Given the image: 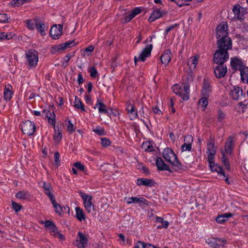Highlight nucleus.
<instances>
[{
  "label": "nucleus",
  "mask_w": 248,
  "mask_h": 248,
  "mask_svg": "<svg viewBox=\"0 0 248 248\" xmlns=\"http://www.w3.org/2000/svg\"><path fill=\"white\" fill-rule=\"evenodd\" d=\"M207 145V151L212 152V151H216L215 147V143L213 140H211L210 141H208Z\"/></svg>",
  "instance_id": "52"
},
{
  "label": "nucleus",
  "mask_w": 248,
  "mask_h": 248,
  "mask_svg": "<svg viewBox=\"0 0 248 248\" xmlns=\"http://www.w3.org/2000/svg\"><path fill=\"white\" fill-rule=\"evenodd\" d=\"M217 241L219 242H226V241L225 239L210 238L206 240V242L213 248H219L220 245L217 243Z\"/></svg>",
  "instance_id": "25"
},
{
  "label": "nucleus",
  "mask_w": 248,
  "mask_h": 248,
  "mask_svg": "<svg viewBox=\"0 0 248 248\" xmlns=\"http://www.w3.org/2000/svg\"><path fill=\"white\" fill-rule=\"evenodd\" d=\"M155 222L160 223L162 224L161 225L158 226L157 227V229H161L162 228L167 229V228H168V227L169 226V222L166 220L164 221V218L161 217L156 216Z\"/></svg>",
  "instance_id": "34"
},
{
  "label": "nucleus",
  "mask_w": 248,
  "mask_h": 248,
  "mask_svg": "<svg viewBox=\"0 0 248 248\" xmlns=\"http://www.w3.org/2000/svg\"><path fill=\"white\" fill-rule=\"evenodd\" d=\"M217 119L219 122H222L225 117V113L221 110L219 109L217 111Z\"/></svg>",
  "instance_id": "61"
},
{
  "label": "nucleus",
  "mask_w": 248,
  "mask_h": 248,
  "mask_svg": "<svg viewBox=\"0 0 248 248\" xmlns=\"http://www.w3.org/2000/svg\"><path fill=\"white\" fill-rule=\"evenodd\" d=\"M141 149L146 152H151L154 151V147L150 141H146L141 145Z\"/></svg>",
  "instance_id": "32"
},
{
  "label": "nucleus",
  "mask_w": 248,
  "mask_h": 248,
  "mask_svg": "<svg viewBox=\"0 0 248 248\" xmlns=\"http://www.w3.org/2000/svg\"><path fill=\"white\" fill-rule=\"evenodd\" d=\"M163 157L167 162L170 163L172 165V169L174 171L179 173L182 172V171L184 170L183 165L179 161L177 155L171 149L166 148L164 149Z\"/></svg>",
  "instance_id": "1"
},
{
  "label": "nucleus",
  "mask_w": 248,
  "mask_h": 248,
  "mask_svg": "<svg viewBox=\"0 0 248 248\" xmlns=\"http://www.w3.org/2000/svg\"><path fill=\"white\" fill-rule=\"evenodd\" d=\"M12 89V87L10 85L8 84L5 86L3 93L4 98L5 100H10L12 98L13 94Z\"/></svg>",
  "instance_id": "29"
},
{
  "label": "nucleus",
  "mask_w": 248,
  "mask_h": 248,
  "mask_svg": "<svg viewBox=\"0 0 248 248\" xmlns=\"http://www.w3.org/2000/svg\"><path fill=\"white\" fill-rule=\"evenodd\" d=\"M241 8V6L239 4H237L234 6L232 9V11L238 19H243L242 16L243 15L241 14L240 12Z\"/></svg>",
  "instance_id": "40"
},
{
  "label": "nucleus",
  "mask_w": 248,
  "mask_h": 248,
  "mask_svg": "<svg viewBox=\"0 0 248 248\" xmlns=\"http://www.w3.org/2000/svg\"><path fill=\"white\" fill-rule=\"evenodd\" d=\"M214 69L215 77L217 78H224L227 73V67L225 64H217Z\"/></svg>",
  "instance_id": "12"
},
{
  "label": "nucleus",
  "mask_w": 248,
  "mask_h": 248,
  "mask_svg": "<svg viewBox=\"0 0 248 248\" xmlns=\"http://www.w3.org/2000/svg\"><path fill=\"white\" fill-rule=\"evenodd\" d=\"M101 144L104 147L109 146L111 144L110 140L106 138H103L101 139Z\"/></svg>",
  "instance_id": "55"
},
{
  "label": "nucleus",
  "mask_w": 248,
  "mask_h": 248,
  "mask_svg": "<svg viewBox=\"0 0 248 248\" xmlns=\"http://www.w3.org/2000/svg\"><path fill=\"white\" fill-rule=\"evenodd\" d=\"M142 10L140 7H136L130 12L125 13V22H130L137 15L141 13Z\"/></svg>",
  "instance_id": "22"
},
{
  "label": "nucleus",
  "mask_w": 248,
  "mask_h": 248,
  "mask_svg": "<svg viewBox=\"0 0 248 248\" xmlns=\"http://www.w3.org/2000/svg\"><path fill=\"white\" fill-rule=\"evenodd\" d=\"M54 208L55 209V212L61 215L63 213L62 207L58 203H57L55 199L51 201Z\"/></svg>",
  "instance_id": "39"
},
{
  "label": "nucleus",
  "mask_w": 248,
  "mask_h": 248,
  "mask_svg": "<svg viewBox=\"0 0 248 248\" xmlns=\"http://www.w3.org/2000/svg\"><path fill=\"white\" fill-rule=\"evenodd\" d=\"M42 114L46 117L48 119V122L50 124H52L54 126L55 125V114L53 112L51 113L49 110L46 109H43L42 111Z\"/></svg>",
  "instance_id": "23"
},
{
  "label": "nucleus",
  "mask_w": 248,
  "mask_h": 248,
  "mask_svg": "<svg viewBox=\"0 0 248 248\" xmlns=\"http://www.w3.org/2000/svg\"><path fill=\"white\" fill-rule=\"evenodd\" d=\"M26 59L30 67H34L38 62V52L35 49H30L26 54Z\"/></svg>",
  "instance_id": "5"
},
{
  "label": "nucleus",
  "mask_w": 248,
  "mask_h": 248,
  "mask_svg": "<svg viewBox=\"0 0 248 248\" xmlns=\"http://www.w3.org/2000/svg\"><path fill=\"white\" fill-rule=\"evenodd\" d=\"M30 197L29 192L27 191H20L16 194V197L20 200H25Z\"/></svg>",
  "instance_id": "37"
},
{
  "label": "nucleus",
  "mask_w": 248,
  "mask_h": 248,
  "mask_svg": "<svg viewBox=\"0 0 248 248\" xmlns=\"http://www.w3.org/2000/svg\"><path fill=\"white\" fill-rule=\"evenodd\" d=\"M96 107L98 108L100 113H103L105 114H107L108 113V111L106 109V105L103 103L99 99H97V103L94 107V108H95Z\"/></svg>",
  "instance_id": "31"
},
{
  "label": "nucleus",
  "mask_w": 248,
  "mask_h": 248,
  "mask_svg": "<svg viewBox=\"0 0 248 248\" xmlns=\"http://www.w3.org/2000/svg\"><path fill=\"white\" fill-rule=\"evenodd\" d=\"M94 48V47L93 46H89L88 47L85 49L83 56H89L91 53L93 51Z\"/></svg>",
  "instance_id": "53"
},
{
  "label": "nucleus",
  "mask_w": 248,
  "mask_h": 248,
  "mask_svg": "<svg viewBox=\"0 0 248 248\" xmlns=\"http://www.w3.org/2000/svg\"><path fill=\"white\" fill-rule=\"evenodd\" d=\"M212 81L208 78H204L202 89L201 91L202 95L209 96L210 93L212 92Z\"/></svg>",
  "instance_id": "15"
},
{
  "label": "nucleus",
  "mask_w": 248,
  "mask_h": 248,
  "mask_svg": "<svg viewBox=\"0 0 248 248\" xmlns=\"http://www.w3.org/2000/svg\"><path fill=\"white\" fill-rule=\"evenodd\" d=\"M74 107L80 109L82 111H85L84 106L82 104L81 100L77 96L75 97L74 101Z\"/></svg>",
  "instance_id": "41"
},
{
  "label": "nucleus",
  "mask_w": 248,
  "mask_h": 248,
  "mask_svg": "<svg viewBox=\"0 0 248 248\" xmlns=\"http://www.w3.org/2000/svg\"><path fill=\"white\" fill-rule=\"evenodd\" d=\"M206 153L208 156V161L210 164H213L214 162V157L216 153V151H212V152L207 151Z\"/></svg>",
  "instance_id": "46"
},
{
  "label": "nucleus",
  "mask_w": 248,
  "mask_h": 248,
  "mask_svg": "<svg viewBox=\"0 0 248 248\" xmlns=\"http://www.w3.org/2000/svg\"><path fill=\"white\" fill-rule=\"evenodd\" d=\"M179 26V24H175L174 25H172L169 27H168L165 31V35H167L168 34L169 32L172 31L174 28H177Z\"/></svg>",
  "instance_id": "62"
},
{
  "label": "nucleus",
  "mask_w": 248,
  "mask_h": 248,
  "mask_svg": "<svg viewBox=\"0 0 248 248\" xmlns=\"http://www.w3.org/2000/svg\"><path fill=\"white\" fill-rule=\"evenodd\" d=\"M36 129V127L33 123L27 120L21 124V130L24 134L31 136L33 134Z\"/></svg>",
  "instance_id": "10"
},
{
  "label": "nucleus",
  "mask_w": 248,
  "mask_h": 248,
  "mask_svg": "<svg viewBox=\"0 0 248 248\" xmlns=\"http://www.w3.org/2000/svg\"><path fill=\"white\" fill-rule=\"evenodd\" d=\"M77 218L80 221L85 220V214L83 210L79 207H77L75 209Z\"/></svg>",
  "instance_id": "35"
},
{
  "label": "nucleus",
  "mask_w": 248,
  "mask_h": 248,
  "mask_svg": "<svg viewBox=\"0 0 248 248\" xmlns=\"http://www.w3.org/2000/svg\"><path fill=\"white\" fill-rule=\"evenodd\" d=\"M192 148L191 144L184 142V143L181 146L182 151H190Z\"/></svg>",
  "instance_id": "58"
},
{
  "label": "nucleus",
  "mask_w": 248,
  "mask_h": 248,
  "mask_svg": "<svg viewBox=\"0 0 248 248\" xmlns=\"http://www.w3.org/2000/svg\"><path fill=\"white\" fill-rule=\"evenodd\" d=\"M26 22L28 29L30 30H33L36 28L38 20L36 19H34L33 20H28Z\"/></svg>",
  "instance_id": "42"
},
{
  "label": "nucleus",
  "mask_w": 248,
  "mask_h": 248,
  "mask_svg": "<svg viewBox=\"0 0 248 248\" xmlns=\"http://www.w3.org/2000/svg\"><path fill=\"white\" fill-rule=\"evenodd\" d=\"M134 203H142L144 204L148 205V201L142 197H132L128 199L127 201V204H130Z\"/></svg>",
  "instance_id": "26"
},
{
  "label": "nucleus",
  "mask_w": 248,
  "mask_h": 248,
  "mask_svg": "<svg viewBox=\"0 0 248 248\" xmlns=\"http://www.w3.org/2000/svg\"><path fill=\"white\" fill-rule=\"evenodd\" d=\"M153 49V45L150 44L148 46H147L142 51L140 54L137 58L136 56L134 57V61L135 63H137V62L139 61H140L141 62H144L147 57H148L151 55V51Z\"/></svg>",
  "instance_id": "11"
},
{
  "label": "nucleus",
  "mask_w": 248,
  "mask_h": 248,
  "mask_svg": "<svg viewBox=\"0 0 248 248\" xmlns=\"http://www.w3.org/2000/svg\"><path fill=\"white\" fill-rule=\"evenodd\" d=\"M228 26L226 23H221L219 24L216 28V37L217 39L228 37V32L227 31Z\"/></svg>",
  "instance_id": "13"
},
{
  "label": "nucleus",
  "mask_w": 248,
  "mask_h": 248,
  "mask_svg": "<svg viewBox=\"0 0 248 248\" xmlns=\"http://www.w3.org/2000/svg\"><path fill=\"white\" fill-rule=\"evenodd\" d=\"M93 131L99 136H103L105 134L104 129L99 126H96L95 128H93Z\"/></svg>",
  "instance_id": "49"
},
{
  "label": "nucleus",
  "mask_w": 248,
  "mask_h": 248,
  "mask_svg": "<svg viewBox=\"0 0 248 248\" xmlns=\"http://www.w3.org/2000/svg\"><path fill=\"white\" fill-rule=\"evenodd\" d=\"M193 141V137L191 135H188L184 138V142L191 144Z\"/></svg>",
  "instance_id": "64"
},
{
  "label": "nucleus",
  "mask_w": 248,
  "mask_h": 248,
  "mask_svg": "<svg viewBox=\"0 0 248 248\" xmlns=\"http://www.w3.org/2000/svg\"><path fill=\"white\" fill-rule=\"evenodd\" d=\"M229 58L228 51L217 49L214 54L213 62L216 64H224Z\"/></svg>",
  "instance_id": "3"
},
{
  "label": "nucleus",
  "mask_w": 248,
  "mask_h": 248,
  "mask_svg": "<svg viewBox=\"0 0 248 248\" xmlns=\"http://www.w3.org/2000/svg\"><path fill=\"white\" fill-rule=\"evenodd\" d=\"M234 137L230 136L225 141L224 150L227 154L231 155L234 149Z\"/></svg>",
  "instance_id": "21"
},
{
  "label": "nucleus",
  "mask_w": 248,
  "mask_h": 248,
  "mask_svg": "<svg viewBox=\"0 0 248 248\" xmlns=\"http://www.w3.org/2000/svg\"><path fill=\"white\" fill-rule=\"evenodd\" d=\"M137 186H144L147 187L155 186L156 183L154 179L147 178H138L136 181Z\"/></svg>",
  "instance_id": "19"
},
{
  "label": "nucleus",
  "mask_w": 248,
  "mask_h": 248,
  "mask_svg": "<svg viewBox=\"0 0 248 248\" xmlns=\"http://www.w3.org/2000/svg\"><path fill=\"white\" fill-rule=\"evenodd\" d=\"M202 97L199 101V104H200L204 108H205L208 105V98L209 96L202 95Z\"/></svg>",
  "instance_id": "48"
},
{
  "label": "nucleus",
  "mask_w": 248,
  "mask_h": 248,
  "mask_svg": "<svg viewBox=\"0 0 248 248\" xmlns=\"http://www.w3.org/2000/svg\"><path fill=\"white\" fill-rule=\"evenodd\" d=\"M79 193L83 200V204L85 208L88 213H91L94 210V206L92 202L93 199L92 196L82 192H80Z\"/></svg>",
  "instance_id": "9"
},
{
  "label": "nucleus",
  "mask_w": 248,
  "mask_h": 248,
  "mask_svg": "<svg viewBox=\"0 0 248 248\" xmlns=\"http://www.w3.org/2000/svg\"><path fill=\"white\" fill-rule=\"evenodd\" d=\"M43 187L44 189V193L48 196L50 201L55 199L53 194L51 192L52 186L50 183L44 182Z\"/></svg>",
  "instance_id": "27"
},
{
  "label": "nucleus",
  "mask_w": 248,
  "mask_h": 248,
  "mask_svg": "<svg viewBox=\"0 0 248 248\" xmlns=\"http://www.w3.org/2000/svg\"><path fill=\"white\" fill-rule=\"evenodd\" d=\"M173 93L181 97L182 101L188 100L189 98L190 86L188 83H185L183 88L178 84L172 86Z\"/></svg>",
  "instance_id": "2"
},
{
  "label": "nucleus",
  "mask_w": 248,
  "mask_h": 248,
  "mask_svg": "<svg viewBox=\"0 0 248 248\" xmlns=\"http://www.w3.org/2000/svg\"><path fill=\"white\" fill-rule=\"evenodd\" d=\"M134 101L129 100L126 102L127 114L131 120L136 119L138 117V111L135 107Z\"/></svg>",
  "instance_id": "8"
},
{
  "label": "nucleus",
  "mask_w": 248,
  "mask_h": 248,
  "mask_svg": "<svg viewBox=\"0 0 248 248\" xmlns=\"http://www.w3.org/2000/svg\"><path fill=\"white\" fill-rule=\"evenodd\" d=\"M222 156L221 157V161L222 163L224 164V165L226 167V168L230 170V165L229 164V162L227 158V157L225 156V153L222 151Z\"/></svg>",
  "instance_id": "47"
},
{
  "label": "nucleus",
  "mask_w": 248,
  "mask_h": 248,
  "mask_svg": "<svg viewBox=\"0 0 248 248\" xmlns=\"http://www.w3.org/2000/svg\"><path fill=\"white\" fill-rule=\"evenodd\" d=\"M76 246L78 248H85L87 245L88 238L81 232H79L75 240Z\"/></svg>",
  "instance_id": "16"
},
{
  "label": "nucleus",
  "mask_w": 248,
  "mask_h": 248,
  "mask_svg": "<svg viewBox=\"0 0 248 248\" xmlns=\"http://www.w3.org/2000/svg\"><path fill=\"white\" fill-rule=\"evenodd\" d=\"M12 208L16 212H18L22 208V206L17 203L15 201H12Z\"/></svg>",
  "instance_id": "56"
},
{
  "label": "nucleus",
  "mask_w": 248,
  "mask_h": 248,
  "mask_svg": "<svg viewBox=\"0 0 248 248\" xmlns=\"http://www.w3.org/2000/svg\"><path fill=\"white\" fill-rule=\"evenodd\" d=\"M156 165L158 170H168L170 172H172L174 170L170 169L168 165L166 164L160 157H157L156 159Z\"/></svg>",
  "instance_id": "20"
},
{
  "label": "nucleus",
  "mask_w": 248,
  "mask_h": 248,
  "mask_svg": "<svg viewBox=\"0 0 248 248\" xmlns=\"http://www.w3.org/2000/svg\"><path fill=\"white\" fill-rule=\"evenodd\" d=\"M15 34L12 32H0V40H7L12 39Z\"/></svg>",
  "instance_id": "38"
},
{
  "label": "nucleus",
  "mask_w": 248,
  "mask_h": 248,
  "mask_svg": "<svg viewBox=\"0 0 248 248\" xmlns=\"http://www.w3.org/2000/svg\"><path fill=\"white\" fill-rule=\"evenodd\" d=\"M46 26L44 23L39 22L38 21L37 24H36V29L40 32L42 36L46 35L45 29Z\"/></svg>",
  "instance_id": "43"
},
{
  "label": "nucleus",
  "mask_w": 248,
  "mask_h": 248,
  "mask_svg": "<svg viewBox=\"0 0 248 248\" xmlns=\"http://www.w3.org/2000/svg\"><path fill=\"white\" fill-rule=\"evenodd\" d=\"M55 133L53 136V138L55 141L57 142H59L62 138V131L58 128L57 129L55 127H54Z\"/></svg>",
  "instance_id": "44"
},
{
  "label": "nucleus",
  "mask_w": 248,
  "mask_h": 248,
  "mask_svg": "<svg viewBox=\"0 0 248 248\" xmlns=\"http://www.w3.org/2000/svg\"><path fill=\"white\" fill-rule=\"evenodd\" d=\"M65 124L67 126V130L69 132L72 133L75 131L74 125L70 120L66 119L65 120Z\"/></svg>",
  "instance_id": "51"
},
{
  "label": "nucleus",
  "mask_w": 248,
  "mask_h": 248,
  "mask_svg": "<svg viewBox=\"0 0 248 248\" xmlns=\"http://www.w3.org/2000/svg\"><path fill=\"white\" fill-rule=\"evenodd\" d=\"M217 45L218 49L228 51L232 49V41L229 36L217 39Z\"/></svg>",
  "instance_id": "6"
},
{
  "label": "nucleus",
  "mask_w": 248,
  "mask_h": 248,
  "mask_svg": "<svg viewBox=\"0 0 248 248\" xmlns=\"http://www.w3.org/2000/svg\"><path fill=\"white\" fill-rule=\"evenodd\" d=\"M60 156V155L58 152H56L55 153L54 158V161H55V165L57 167H58L61 165V162L59 159Z\"/></svg>",
  "instance_id": "54"
},
{
  "label": "nucleus",
  "mask_w": 248,
  "mask_h": 248,
  "mask_svg": "<svg viewBox=\"0 0 248 248\" xmlns=\"http://www.w3.org/2000/svg\"><path fill=\"white\" fill-rule=\"evenodd\" d=\"M62 47L63 50H64L65 49L70 47L71 46L74 45V41H71L66 42L64 44H62Z\"/></svg>",
  "instance_id": "60"
},
{
  "label": "nucleus",
  "mask_w": 248,
  "mask_h": 248,
  "mask_svg": "<svg viewBox=\"0 0 248 248\" xmlns=\"http://www.w3.org/2000/svg\"><path fill=\"white\" fill-rule=\"evenodd\" d=\"M42 224H44L45 227L49 230L50 232L55 237L61 239H64V236L58 231V229L53 221L50 220L42 221Z\"/></svg>",
  "instance_id": "7"
},
{
  "label": "nucleus",
  "mask_w": 248,
  "mask_h": 248,
  "mask_svg": "<svg viewBox=\"0 0 248 248\" xmlns=\"http://www.w3.org/2000/svg\"><path fill=\"white\" fill-rule=\"evenodd\" d=\"M233 216V214L231 213H227L222 215L218 216L216 219V221L220 224L223 223L226 221L228 217Z\"/></svg>",
  "instance_id": "30"
},
{
  "label": "nucleus",
  "mask_w": 248,
  "mask_h": 248,
  "mask_svg": "<svg viewBox=\"0 0 248 248\" xmlns=\"http://www.w3.org/2000/svg\"><path fill=\"white\" fill-rule=\"evenodd\" d=\"M230 95L232 99L238 100L244 98L245 94L243 93L242 88L238 86H234L233 89L231 90Z\"/></svg>",
  "instance_id": "14"
},
{
  "label": "nucleus",
  "mask_w": 248,
  "mask_h": 248,
  "mask_svg": "<svg viewBox=\"0 0 248 248\" xmlns=\"http://www.w3.org/2000/svg\"><path fill=\"white\" fill-rule=\"evenodd\" d=\"M63 48L62 46V45H58L53 46L51 48L50 52L52 54H55L58 53L59 52L63 51Z\"/></svg>",
  "instance_id": "45"
},
{
  "label": "nucleus",
  "mask_w": 248,
  "mask_h": 248,
  "mask_svg": "<svg viewBox=\"0 0 248 248\" xmlns=\"http://www.w3.org/2000/svg\"><path fill=\"white\" fill-rule=\"evenodd\" d=\"M25 2H26L25 0H14L13 1V5L18 7L22 5Z\"/></svg>",
  "instance_id": "63"
},
{
  "label": "nucleus",
  "mask_w": 248,
  "mask_h": 248,
  "mask_svg": "<svg viewBox=\"0 0 248 248\" xmlns=\"http://www.w3.org/2000/svg\"><path fill=\"white\" fill-rule=\"evenodd\" d=\"M74 167L81 171H84L85 168V166L81 164L80 162L78 161L76 162L74 164Z\"/></svg>",
  "instance_id": "59"
},
{
  "label": "nucleus",
  "mask_w": 248,
  "mask_h": 248,
  "mask_svg": "<svg viewBox=\"0 0 248 248\" xmlns=\"http://www.w3.org/2000/svg\"><path fill=\"white\" fill-rule=\"evenodd\" d=\"M199 56H195L194 57H190L187 62V65L190 68L194 69L197 66L198 62Z\"/></svg>",
  "instance_id": "36"
},
{
  "label": "nucleus",
  "mask_w": 248,
  "mask_h": 248,
  "mask_svg": "<svg viewBox=\"0 0 248 248\" xmlns=\"http://www.w3.org/2000/svg\"><path fill=\"white\" fill-rule=\"evenodd\" d=\"M171 54V52L170 49H167L164 51L160 57L162 63L167 65L170 62Z\"/></svg>",
  "instance_id": "24"
},
{
  "label": "nucleus",
  "mask_w": 248,
  "mask_h": 248,
  "mask_svg": "<svg viewBox=\"0 0 248 248\" xmlns=\"http://www.w3.org/2000/svg\"><path fill=\"white\" fill-rule=\"evenodd\" d=\"M210 170L213 172H217L220 175H222L223 177H225V173L223 170L222 167L217 164H215V162L213 164H209Z\"/></svg>",
  "instance_id": "28"
},
{
  "label": "nucleus",
  "mask_w": 248,
  "mask_h": 248,
  "mask_svg": "<svg viewBox=\"0 0 248 248\" xmlns=\"http://www.w3.org/2000/svg\"><path fill=\"white\" fill-rule=\"evenodd\" d=\"M62 33V26L54 25L50 29L49 34L53 39H58Z\"/></svg>",
  "instance_id": "17"
},
{
  "label": "nucleus",
  "mask_w": 248,
  "mask_h": 248,
  "mask_svg": "<svg viewBox=\"0 0 248 248\" xmlns=\"http://www.w3.org/2000/svg\"><path fill=\"white\" fill-rule=\"evenodd\" d=\"M168 12L165 10H161L160 8L154 9L150 16L148 18L149 22H152L155 20L161 17L163 15L167 14Z\"/></svg>",
  "instance_id": "18"
},
{
  "label": "nucleus",
  "mask_w": 248,
  "mask_h": 248,
  "mask_svg": "<svg viewBox=\"0 0 248 248\" xmlns=\"http://www.w3.org/2000/svg\"><path fill=\"white\" fill-rule=\"evenodd\" d=\"M9 16L6 14H0V22L6 23L8 21Z\"/></svg>",
  "instance_id": "57"
},
{
  "label": "nucleus",
  "mask_w": 248,
  "mask_h": 248,
  "mask_svg": "<svg viewBox=\"0 0 248 248\" xmlns=\"http://www.w3.org/2000/svg\"><path fill=\"white\" fill-rule=\"evenodd\" d=\"M241 79L244 83H248V67L246 66L240 71Z\"/></svg>",
  "instance_id": "33"
},
{
  "label": "nucleus",
  "mask_w": 248,
  "mask_h": 248,
  "mask_svg": "<svg viewBox=\"0 0 248 248\" xmlns=\"http://www.w3.org/2000/svg\"><path fill=\"white\" fill-rule=\"evenodd\" d=\"M88 71L92 78H95L98 75V72L94 66L88 68Z\"/></svg>",
  "instance_id": "50"
},
{
  "label": "nucleus",
  "mask_w": 248,
  "mask_h": 248,
  "mask_svg": "<svg viewBox=\"0 0 248 248\" xmlns=\"http://www.w3.org/2000/svg\"><path fill=\"white\" fill-rule=\"evenodd\" d=\"M230 66L233 73H234L237 71L240 72L246 66V64L242 59L234 56L230 59Z\"/></svg>",
  "instance_id": "4"
}]
</instances>
